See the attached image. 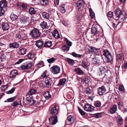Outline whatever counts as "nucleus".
<instances>
[{"label":"nucleus","instance_id":"nucleus-1","mask_svg":"<svg viewBox=\"0 0 127 127\" xmlns=\"http://www.w3.org/2000/svg\"><path fill=\"white\" fill-rule=\"evenodd\" d=\"M115 13L117 17L118 18H121V20H122L123 21L125 20L127 18L126 12L119 7L115 10Z\"/></svg>","mask_w":127,"mask_h":127},{"label":"nucleus","instance_id":"nucleus-2","mask_svg":"<svg viewBox=\"0 0 127 127\" xmlns=\"http://www.w3.org/2000/svg\"><path fill=\"white\" fill-rule=\"evenodd\" d=\"M26 96L27 97L26 100L28 103L31 104H35L37 106V107H36L35 109L38 110H39L40 109L39 107L41 106L40 103L39 102H36L35 101L33 100L32 95H29L26 94Z\"/></svg>","mask_w":127,"mask_h":127},{"label":"nucleus","instance_id":"nucleus-3","mask_svg":"<svg viewBox=\"0 0 127 127\" xmlns=\"http://www.w3.org/2000/svg\"><path fill=\"white\" fill-rule=\"evenodd\" d=\"M41 33L36 29L34 28L31 31L29 35L32 38H35L39 37L41 35Z\"/></svg>","mask_w":127,"mask_h":127},{"label":"nucleus","instance_id":"nucleus-4","mask_svg":"<svg viewBox=\"0 0 127 127\" xmlns=\"http://www.w3.org/2000/svg\"><path fill=\"white\" fill-rule=\"evenodd\" d=\"M29 19L28 17L23 16H20L18 19V21L22 24L28 23L29 22Z\"/></svg>","mask_w":127,"mask_h":127},{"label":"nucleus","instance_id":"nucleus-5","mask_svg":"<svg viewBox=\"0 0 127 127\" xmlns=\"http://www.w3.org/2000/svg\"><path fill=\"white\" fill-rule=\"evenodd\" d=\"M50 113L52 116H57L58 114L59 110L57 108L56 106L55 105L49 109Z\"/></svg>","mask_w":127,"mask_h":127},{"label":"nucleus","instance_id":"nucleus-6","mask_svg":"<svg viewBox=\"0 0 127 127\" xmlns=\"http://www.w3.org/2000/svg\"><path fill=\"white\" fill-rule=\"evenodd\" d=\"M50 69L54 74H57L60 72V68L57 65H54L51 67Z\"/></svg>","mask_w":127,"mask_h":127},{"label":"nucleus","instance_id":"nucleus-7","mask_svg":"<svg viewBox=\"0 0 127 127\" xmlns=\"http://www.w3.org/2000/svg\"><path fill=\"white\" fill-rule=\"evenodd\" d=\"M49 121L50 124L51 125H55L58 121L57 116H51L49 118Z\"/></svg>","mask_w":127,"mask_h":127},{"label":"nucleus","instance_id":"nucleus-8","mask_svg":"<svg viewBox=\"0 0 127 127\" xmlns=\"http://www.w3.org/2000/svg\"><path fill=\"white\" fill-rule=\"evenodd\" d=\"M83 15L80 13H78L74 17V20L76 24H79L80 23Z\"/></svg>","mask_w":127,"mask_h":127},{"label":"nucleus","instance_id":"nucleus-9","mask_svg":"<svg viewBox=\"0 0 127 127\" xmlns=\"http://www.w3.org/2000/svg\"><path fill=\"white\" fill-rule=\"evenodd\" d=\"M32 64L31 63L27 62L22 64L20 67L22 69H28L32 66Z\"/></svg>","mask_w":127,"mask_h":127},{"label":"nucleus","instance_id":"nucleus-10","mask_svg":"<svg viewBox=\"0 0 127 127\" xmlns=\"http://www.w3.org/2000/svg\"><path fill=\"white\" fill-rule=\"evenodd\" d=\"M44 82L46 86L49 88V86L52 84L53 81L51 78L48 77L45 79Z\"/></svg>","mask_w":127,"mask_h":127},{"label":"nucleus","instance_id":"nucleus-11","mask_svg":"<svg viewBox=\"0 0 127 127\" xmlns=\"http://www.w3.org/2000/svg\"><path fill=\"white\" fill-rule=\"evenodd\" d=\"M84 2L83 0H80L78 1L75 4L76 9H79L81 7L84 6Z\"/></svg>","mask_w":127,"mask_h":127},{"label":"nucleus","instance_id":"nucleus-12","mask_svg":"<svg viewBox=\"0 0 127 127\" xmlns=\"http://www.w3.org/2000/svg\"><path fill=\"white\" fill-rule=\"evenodd\" d=\"M97 50L96 48L92 46H88L86 49V52H87L88 53H95Z\"/></svg>","mask_w":127,"mask_h":127},{"label":"nucleus","instance_id":"nucleus-13","mask_svg":"<svg viewBox=\"0 0 127 127\" xmlns=\"http://www.w3.org/2000/svg\"><path fill=\"white\" fill-rule=\"evenodd\" d=\"M106 90L104 86L100 87L97 89V93L100 95H102L105 94Z\"/></svg>","mask_w":127,"mask_h":127},{"label":"nucleus","instance_id":"nucleus-14","mask_svg":"<svg viewBox=\"0 0 127 127\" xmlns=\"http://www.w3.org/2000/svg\"><path fill=\"white\" fill-rule=\"evenodd\" d=\"M94 107L88 104H86L84 107L85 110L88 112H91L94 109Z\"/></svg>","mask_w":127,"mask_h":127},{"label":"nucleus","instance_id":"nucleus-15","mask_svg":"<svg viewBox=\"0 0 127 127\" xmlns=\"http://www.w3.org/2000/svg\"><path fill=\"white\" fill-rule=\"evenodd\" d=\"M7 2L5 0H2L0 1V9H4L7 7Z\"/></svg>","mask_w":127,"mask_h":127},{"label":"nucleus","instance_id":"nucleus-16","mask_svg":"<svg viewBox=\"0 0 127 127\" xmlns=\"http://www.w3.org/2000/svg\"><path fill=\"white\" fill-rule=\"evenodd\" d=\"M74 121V119L72 115L68 116L66 121V122L68 123L67 124L70 125L73 123Z\"/></svg>","mask_w":127,"mask_h":127},{"label":"nucleus","instance_id":"nucleus-17","mask_svg":"<svg viewBox=\"0 0 127 127\" xmlns=\"http://www.w3.org/2000/svg\"><path fill=\"white\" fill-rule=\"evenodd\" d=\"M17 71L16 70H13L11 71L10 72L9 77L13 78L15 77L16 75H18Z\"/></svg>","mask_w":127,"mask_h":127},{"label":"nucleus","instance_id":"nucleus-18","mask_svg":"<svg viewBox=\"0 0 127 127\" xmlns=\"http://www.w3.org/2000/svg\"><path fill=\"white\" fill-rule=\"evenodd\" d=\"M27 52V49L24 48H21L19 49L17 53L18 54L22 55L26 54Z\"/></svg>","mask_w":127,"mask_h":127},{"label":"nucleus","instance_id":"nucleus-19","mask_svg":"<svg viewBox=\"0 0 127 127\" xmlns=\"http://www.w3.org/2000/svg\"><path fill=\"white\" fill-rule=\"evenodd\" d=\"M91 32L92 34L95 35L98 32L97 27V26L93 25L91 28Z\"/></svg>","mask_w":127,"mask_h":127},{"label":"nucleus","instance_id":"nucleus-20","mask_svg":"<svg viewBox=\"0 0 127 127\" xmlns=\"http://www.w3.org/2000/svg\"><path fill=\"white\" fill-rule=\"evenodd\" d=\"M52 36L56 38L59 39L61 38L59 32L57 30H54L52 32Z\"/></svg>","mask_w":127,"mask_h":127},{"label":"nucleus","instance_id":"nucleus-21","mask_svg":"<svg viewBox=\"0 0 127 127\" xmlns=\"http://www.w3.org/2000/svg\"><path fill=\"white\" fill-rule=\"evenodd\" d=\"M99 69L98 73L99 75H102L104 74L105 73L106 71L105 67L101 66L99 68Z\"/></svg>","mask_w":127,"mask_h":127},{"label":"nucleus","instance_id":"nucleus-22","mask_svg":"<svg viewBox=\"0 0 127 127\" xmlns=\"http://www.w3.org/2000/svg\"><path fill=\"white\" fill-rule=\"evenodd\" d=\"M19 46V44L16 42H14L9 44V48L15 49L18 48Z\"/></svg>","mask_w":127,"mask_h":127},{"label":"nucleus","instance_id":"nucleus-23","mask_svg":"<svg viewBox=\"0 0 127 127\" xmlns=\"http://www.w3.org/2000/svg\"><path fill=\"white\" fill-rule=\"evenodd\" d=\"M1 26L3 31L8 30L9 29V26L8 23H2Z\"/></svg>","mask_w":127,"mask_h":127},{"label":"nucleus","instance_id":"nucleus-24","mask_svg":"<svg viewBox=\"0 0 127 127\" xmlns=\"http://www.w3.org/2000/svg\"><path fill=\"white\" fill-rule=\"evenodd\" d=\"M81 65L85 69H87L88 70V68L89 66L88 63L85 60H82V61Z\"/></svg>","mask_w":127,"mask_h":127},{"label":"nucleus","instance_id":"nucleus-25","mask_svg":"<svg viewBox=\"0 0 127 127\" xmlns=\"http://www.w3.org/2000/svg\"><path fill=\"white\" fill-rule=\"evenodd\" d=\"M43 43L42 40H39L36 41L35 45L39 48L43 46Z\"/></svg>","mask_w":127,"mask_h":127},{"label":"nucleus","instance_id":"nucleus-26","mask_svg":"<svg viewBox=\"0 0 127 127\" xmlns=\"http://www.w3.org/2000/svg\"><path fill=\"white\" fill-rule=\"evenodd\" d=\"M74 71L79 75H83L84 73L83 71L79 67L75 69Z\"/></svg>","mask_w":127,"mask_h":127},{"label":"nucleus","instance_id":"nucleus-27","mask_svg":"<svg viewBox=\"0 0 127 127\" xmlns=\"http://www.w3.org/2000/svg\"><path fill=\"white\" fill-rule=\"evenodd\" d=\"M40 26L43 29L48 28L47 22L44 21L41 23L40 24Z\"/></svg>","mask_w":127,"mask_h":127},{"label":"nucleus","instance_id":"nucleus-28","mask_svg":"<svg viewBox=\"0 0 127 127\" xmlns=\"http://www.w3.org/2000/svg\"><path fill=\"white\" fill-rule=\"evenodd\" d=\"M122 59V54L120 53V52H119V53L117 54L116 55V60L117 61L119 62L121 61Z\"/></svg>","mask_w":127,"mask_h":127},{"label":"nucleus","instance_id":"nucleus-29","mask_svg":"<svg viewBox=\"0 0 127 127\" xmlns=\"http://www.w3.org/2000/svg\"><path fill=\"white\" fill-rule=\"evenodd\" d=\"M117 109V106L114 105L110 110V112L111 114H114L116 111Z\"/></svg>","mask_w":127,"mask_h":127},{"label":"nucleus","instance_id":"nucleus-30","mask_svg":"<svg viewBox=\"0 0 127 127\" xmlns=\"http://www.w3.org/2000/svg\"><path fill=\"white\" fill-rule=\"evenodd\" d=\"M52 43L51 41H48L45 42L44 45V47H49L52 46Z\"/></svg>","mask_w":127,"mask_h":127},{"label":"nucleus","instance_id":"nucleus-31","mask_svg":"<svg viewBox=\"0 0 127 127\" xmlns=\"http://www.w3.org/2000/svg\"><path fill=\"white\" fill-rule=\"evenodd\" d=\"M82 79L83 83H85L87 84L88 83L90 80L88 77L86 76L82 77Z\"/></svg>","mask_w":127,"mask_h":127},{"label":"nucleus","instance_id":"nucleus-32","mask_svg":"<svg viewBox=\"0 0 127 127\" xmlns=\"http://www.w3.org/2000/svg\"><path fill=\"white\" fill-rule=\"evenodd\" d=\"M40 4L41 6H45L48 3V0H40Z\"/></svg>","mask_w":127,"mask_h":127},{"label":"nucleus","instance_id":"nucleus-33","mask_svg":"<svg viewBox=\"0 0 127 127\" xmlns=\"http://www.w3.org/2000/svg\"><path fill=\"white\" fill-rule=\"evenodd\" d=\"M65 60L70 65H73L74 63V62L73 60L69 58H66Z\"/></svg>","mask_w":127,"mask_h":127},{"label":"nucleus","instance_id":"nucleus-34","mask_svg":"<svg viewBox=\"0 0 127 127\" xmlns=\"http://www.w3.org/2000/svg\"><path fill=\"white\" fill-rule=\"evenodd\" d=\"M36 90L35 89H32L29 91L28 92L27 94L29 95H32L34 94L36 92Z\"/></svg>","mask_w":127,"mask_h":127},{"label":"nucleus","instance_id":"nucleus-35","mask_svg":"<svg viewBox=\"0 0 127 127\" xmlns=\"http://www.w3.org/2000/svg\"><path fill=\"white\" fill-rule=\"evenodd\" d=\"M44 96L46 99L49 98L51 96V95L50 94L49 91L45 92L44 94Z\"/></svg>","mask_w":127,"mask_h":127},{"label":"nucleus","instance_id":"nucleus-36","mask_svg":"<svg viewBox=\"0 0 127 127\" xmlns=\"http://www.w3.org/2000/svg\"><path fill=\"white\" fill-rule=\"evenodd\" d=\"M70 47H69L67 46L66 45H64L62 46V49L64 52H67L69 50Z\"/></svg>","mask_w":127,"mask_h":127},{"label":"nucleus","instance_id":"nucleus-37","mask_svg":"<svg viewBox=\"0 0 127 127\" xmlns=\"http://www.w3.org/2000/svg\"><path fill=\"white\" fill-rule=\"evenodd\" d=\"M117 123L120 125H121L123 123V119L119 115L117 117Z\"/></svg>","mask_w":127,"mask_h":127},{"label":"nucleus","instance_id":"nucleus-38","mask_svg":"<svg viewBox=\"0 0 127 127\" xmlns=\"http://www.w3.org/2000/svg\"><path fill=\"white\" fill-rule=\"evenodd\" d=\"M66 81V79L65 78H63L60 79L58 85H61L64 84Z\"/></svg>","mask_w":127,"mask_h":127},{"label":"nucleus","instance_id":"nucleus-39","mask_svg":"<svg viewBox=\"0 0 127 127\" xmlns=\"http://www.w3.org/2000/svg\"><path fill=\"white\" fill-rule=\"evenodd\" d=\"M107 59V62L109 63H111L112 60V56L111 54L107 56L106 57Z\"/></svg>","mask_w":127,"mask_h":127},{"label":"nucleus","instance_id":"nucleus-40","mask_svg":"<svg viewBox=\"0 0 127 127\" xmlns=\"http://www.w3.org/2000/svg\"><path fill=\"white\" fill-rule=\"evenodd\" d=\"M42 15L44 18L46 19H48L49 17V14L45 12H43L42 14Z\"/></svg>","mask_w":127,"mask_h":127},{"label":"nucleus","instance_id":"nucleus-41","mask_svg":"<svg viewBox=\"0 0 127 127\" xmlns=\"http://www.w3.org/2000/svg\"><path fill=\"white\" fill-rule=\"evenodd\" d=\"M103 52V55L106 57L107 56L110 55L111 54L109 52L108 50L106 49L104 50Z\"/></svg>","mask_w":127,"mask_h":127},{"label":"nucleus","instance_id":"nucleus-42","mask_svg":"<svg viewBox=\"0 0 127 127\" xmlns=\"http://www.w3.org/2000/svg\"><path fill=\"white\" fill-rule=\"evenodd\" d=\"M71 54L73 56L76 58H81L83 56L82 55L77 54L75 52H72Z\"/></svg>","mask_w":127,"mask_h":127},{"label":"nucleus","instance_id":"nucleus-43","mask_svg":"<svg viewBox=\"0 0 127 127\" xmlns=\"http://www.w3.org/2000/svg\"><path fill=\"white\" fill-rule=\"evenodd\" d=\"M10 18L12 20H15L18 18V16L13 14L11 13Z\"/></svg>","mask_w":127,"mask_h":127},{"label":"nucleus","instance_id":"nucleus-44","mask_svg":"<svg viewBox=\"0 0 127 127\" xmlns=\"http://www.w3.org/2000/svg\"><path fill=\"white\" fill-rule=\"evenodd\" d=\"M118 89L122 93H124L125 92L124 86L123 85H120Z\"/></svg>","mask_w":127,"mask_h":127},{"label":"nucleus","instance_id":"nucleus-45","mask_svg":"<svg viewBox=\"0 0 127 127\" xmlns=\"http://www.w3.org/2000/svg\"><path fill=\"white\" fill-rule=\"evenodd\" d=\"M8 87V85L6 84L5 85L1 86L0 88L1 89V90L2 91H4L7 89Z\"/></svg>","mask_w":127,"mask_h":127},{"label":"nucleus","instance_id":"nucleus-46","mask_svg":"<svg viewBox=\"0 0 127 127\" xmlns=\"http://www.w3.org/2000/svg\"><path fill=\"white\" fill-rule=\"evenodd\" d=\"M102 114L101 113H99L96 114H95L94 115V116L97 118H100L102 117Z\"/></svg>","mask_w":127,"mask_h":127},{"label":"nucleus","instance_id":"nucleus-47","mask_svg":"<svg viewBox=\"0 0 127 127\" xmlns=\"http://www.w3.org/2000/svg\"><path fill=\"white\" fill-rule=\"evenodd\" d=\"M101 105V102L99 101H97L95 103V106L96 107H100Z\"/></svg>","mask_w":127,"mask_h":127},{"label":"nucleus","instance_id":"nucleus-48","mask_svg":"<svg viewBox=\"0 0 127 127\" xmlns=\"http://www.w3.org/2000/svg\"><path fill=\"white\" fill-rule=\"evenodd\" d=\"M29 12L31 15H32L35 14V12L34 10V9L33 8H31L29 10Z\"/></svg>","mask_w":127,"mask_h":127},{"label":"nucleus","instance_id":"nucleus-49","mask_svg":"<svg viewBox=\"0 0 127 127\" xmlns=\"http://www.w3.org/2000/svg\"><path fill=\"white\" fill-rule=\"evenodd\" d=\"M85 93L86 94H89L91 93L92 92V90L89 88H87L85 90Z\"/></svg>","mask_w":127,"mask_h":127},{"label":"nucleus","instance_id":"nucleus-50","mask_svg":"<svg viewBox=\"0 0 127 127\" xmlns=\"http://www.w3.org/2000/svg\"><path fill=\"white\" fill-rule=\"evenodd\" d=\"M113 15V12L111 11H109L107 14V16L109 19H110Z\"/></svg>","mask_w":127,"mask_h":127},{"label":"nucleus","instance_id":"nucleus-51","mask_svg":"<svg viewBox=\"0 0 127 127\" xmlns=\"http://www.w3.org/2000/svg\"><path fill=\"white\" fill-rule=\"evenodd\" d=\"M19 105V104L18 102V101L16 100L12 103L11 105L14 107H16L18 105Z\"/></svg>","mask_w":127,"mask_h":127},{"label":"nucleus","instance_id":"nucleus-52","mask_svg":"<svg viewBox=\"0 0 127 127\" xmlns=\"http://www.w3.org/2000/svg\"><path fill=\"white\" fill-rule=\"evenodd\" d=\"M6 59L5 55L3 54H2L1 56H0V60L1 62L4 61Z\"/></svg>","mask_w":127,"mask_h":127},{"label":"nucleus","instance_id":"nucleus-53","mask_svg":"<svg viewBox=\"0 0 127 127\" xmlns=\"http://www.w3.org/2000/svg\"><path fill=\"white\" fill-rule=\"evenodd\" d=\"M55 60V59L53 57L51 58L47 59V61L49 63H53Z\"/></svg>","mask_w":127,"mask_h":127},{"label":"nucleus","instance_id":"nucleus-54","mask_svg":"<svg viewBox=\"0 0 127 127\" xmlns=\"http://www.w3.org/2000/svg\"><path fill=\"white\" fill-rule=\"evenodd\" d=\"M16 98L15 96L8 98L7 100L8 102H10L13 101L15 100Z\"/></svg>","mask_w":127,"mask_h":127},{"label":"nucleus","instance_id":"nucleus-55","mask_svg":"<svg viewBox=\"0 0 127 127\" xmlns=\"http://www.w3.org/2000/svg\"><path fill=\"white\" fill-rule=\"evenodd\" d=\"M34 56V55L32 53H29L26 56L28 57V59H31Z\"/></svg>","mask_w":127,"mask_h":127},{"label":"nucleus","instance_id":"nucleus-56","mask_svg":"<svg viewBox=\"0 0 127 127\" xmlns=\"http://www.w3.org/2000/svg\"><path fill=\"white\" fill-rule=\"evenodd\" d=\"M15 90V88L14 87L11 90L8 91L6 92L7 94H11L13 93Z\"/></svg>","mask_w":127,"mask_h":127},{"label":"nucleus","instance_id":"nucleus-57","mask_svg":"<svg viewBox=\"0 0 127 127\" xmlns=\"http://www.w3.org/2000/svg\"><path fill=\"white\" fill-rule=\"evenodd\" d=\"M64 5H63L60 9V11L63 13H64L65 12V10L64 8Z\"/></svg>","mask_w":127,"mask_h":127},{"label":"nucleus","instance_id":"nucleus-58","mask_svg":"<svg viewBox=\"0 0 127 127\" xmlns=\"http://www.w3.org/2000/svg\"><path fill=\"white\" fill-rule=\"evenodd\" d=\"M66 44L68 46L70 47L71 46L72 43L70 41H69L67 39H65Z\"/></svg>","mask_w":127,"mask_h":127},{"label":"nucleus","instance_id":"nucleus-59","mask_svg":"<svg viewBox=\"0 0 127 127\" xmlns=\"http://www.w3.org/2000/svg\"><path fill=\"white\" fill-rule=\"evenodd\" d=\"M78 109L79 113L82 115H85V113L84 111L82 110L80 108L78 107Z\"/></svg>","mask_w":127,"mask_h":127},{"label":"nucleus","instance_id":"nucleus-60","mask_svg":"<svg viewBox=\"0 0 127 127\" xmlns=\"http://www.w3.org/2000/svg\"><path fill=\"white\" fill-rule=\"evenodd\" d=\"M118 106L119 108L120 109L123 106V103L121 101H120L118 103Z\"/></svg>","mask_w":127,"mask_h":127},{"label":"nucleus","instance_id":"nucleus-61","mask_svg":"<svg viewBox=\"0 0 127 127\" xmlns=\"http://www.w3.org/2000/svg\"><path fill=\"white\" fill-rule=\"evenodd\" d=\"M94 40H96V41H97L98 39H99L100 38V36L98 35L97 36L95 35V36H94Z\"/></svg>","mask_w":127,"mask_h":127},{"label":"nucleus","instance_id":"nucleus-62","mask_svg":"<svg viewBox=\"0 0 127 127\" xmlns=\"http://www.w3.org/2000/svg\"><path fill=\"white\" fill-rule=\"evenodd\" d=\"M24 60V59H19L18 61L16 63V64H19L22 62Z\"/></svg>","mask_w":127,"mask_h":127},{"label":"nucleus","instance_id":"nucleus-63","mask_svg":"<svg viewBox=\"0 0 127 127\" xmlns=\"http://www.w3.org/2000/svg\"><path fill=\"white\" fill-rule=\"evenodd\" d=\"M4 12V9H0V17L3 16Z\"/></svg>","mask_w":127,"mask_h":127},{"label":"nucleus","instance_id":"nucleus-64","mask_svg":"<svg viewBox=\"0 0 127 127\" xmlns=\"http://www.w3.org/2000/svg\"><path fill=\"white\" fill-rule=\"evenodd\" d=\"M23 36V35L22 36L19 34H16V37L17 39H21V38L22 36Z\"/></svg>","mask_w":127,"mask_h":127}]
</instances>
